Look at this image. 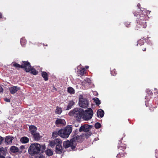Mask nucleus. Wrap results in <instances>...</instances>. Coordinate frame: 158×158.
I'll list each match as a JSON object with an SVG mask.
<instances>
[{"mask_svg": "<svg viewBox=\"0 0 158 158\" xmlns=\"http://www.w3.org/2000/svg\"><path fill=\"white\" fill-rule=\"evenodd\" d=\"M150 11L148 10H146L145 9L140 10L139 15L137 14L135 12L134 13V16H137L138 18L136 20L137 25L136 29L138 30L139 28L142 27L145 28L147 26L146 23L145 22L146 19H147V17L146 15L150 14Z\"/></svg>", "mask_w": 158, "mask_h": 158, "instance_id": "obj_1", "label": "nucleus"}, {"mask_svg": "<svg viewBox=\"0 0 158 158\" xmlns=\"http://www.w3.org/2000/svg\"><path fill=\"white\" fill-rule=\"evenodd\" d=\"M46 149L44 145H41L38 143H35L31 144L28 149L29 153L31 156H34L35 155L43 152Z\"/></svg>", "mask_w": 158, "mask_h": 158, "instance_id": "obj_2", "label": "nucleus"}, {"mask_svg": "<svg viewBox=\"0 0 158 158\" xmlns=\"http://www.w3.org/2000/svg\"><path fill=\"white\" fill-rule=\"evenodd\" d=\"M92 127V125H89L88 124H84L81 126L79 129V131L80 132L83 131L85 133L80 135H77L76 136V139L78 140L80 139L88 138L91 135V133L89 132V131Z\"/></svg>", "mask_w": 158, "mask_h": 158, "instance_id": "obj_3", "label": "nucleus"}, {"mask_svg": "<svg viewBox=\"0 0 158 158\" xmlns=\"http://www.w3.org/2000/svg\"><path fill=\"white\" fill-rule=\"evenodd\" d=\"M72 126H67L65 128L59 130V136L63 138H67L72 132Z\"/></svg>", "mask_w": 158, "mask_h": 158, "instance_id": "obj_4", "label": "nucleus"}, {"mask_svg": "<svg viewBox=\"0 0 158 158\" xmlns=\"http://www.w3.org/2000/svg\"><path fill=\"white\" fill-rule=\"evenodd\" d=\"M83 110L80 108H76L71 110L69 114L70 116H73L77 118H81L82 117Z\"/></svg>", "mask_w": 158, "mask_h": 158, "instance_id": "obj_5", "label": "nucleus"}, {"mask_svg": "<svg viewBox=\"0 0 158 158\" xmlns=\"http://www.w3.org/2000/svg\"><path fill=\"white\" fill-rule=\"evenodd\" d=\"M93 114L92 109L90 108H88L84 112L83 111L82 112V118L85 120H88L92 118Z\"/></svg>", "mask_w": 158, "mask_h": 158, "instance_id": "obj_6", "label": "nucleus"}, {"mask_svg": "<svg viewBox=\"0 0 158 158\" xmlns=\"http://www.w3.org/2000/svg\"><path fill=\"white\" fill-rule=\"evenodd\" d=\"M76 139V138H75L74 137L70 141L68 140L66 141H64L63 143L64 147L65 148H67L70 147L72 150H74L76 145V143L75 141L76 140H77Z\"/></svg>", "mask_w": 158, "mask_h": 158, "instance_id": "obj_7", "label": "nucleus"}, {"mask_svg": "<svg viewBox=\"0 0 158 158\" xmlns=\"http://www.w3.org/2000/svg\"><path fill=\"white\" fill-rule=\"evenodd\" d=\"M89 104V101L86 98H84L82 95H81L79 100V105L82 108H86L88 107Z\"/></svg>", "mask_w": 158, "mask_h": 158, "instance_id": "obj_8", "label": "nucleus"}, {"mask_svg": "<svg viewBox=\"0 0 158 158\" xmlns=\"http://www.w3.org/2000/svg\"><path fill=\"white\" fill-rule=\"evenodd\" d=\"M13 66L16 68H22L24 69L26 72H28L29 69L28 68L27 69V67H29L30 64L28 61H23L21 65H20L19 64L15 62L13 63Z\"/></svg>", "mask_w": 158, "mask_h": 158, "instance_id": "obj_9", "label": "nucleus"}, {"mask_svg": "<svg viewBox=\"0 0 158 158\" xmlns=\"http://www.w3.org/2000/svg\"><path fill=\"white\" fill-rule=\"evenodd\" d=\"M29 129L35 139L36 140H39L40 138V136L39 134L36 132L37 128L35 126L32 125L29 127Z\"/></svg>", "mask_w": 158, "mask_h": 158, "instance_id": "obj_10", "label": "nucleus"}, {"mask_svg": "<svg viewBox=\"0 0 158 158\" xmlns=\"http://www.w3.org/2000/svg\"><path fill=\"white\" fill-rule=\"evenodd\" d=\"M62 141L60 139L58 138L55 139L54 140L51 141L50 142V144L52 147L53 148L57 145L61 144Z\"/></svg>", "mask_w": 158, "mask_h": 158, "instance_id": "obj_11", "label": "nucleus"}, {"mask_svg": "<svg viewBox=\"0 0 158 158\" xmlns=\"http://www.w3.org/2000/svg\"><path fill=\"white\" fill-rule=\"evenodd\" d=\"M56 124L57 127L64 125L66 124V122L64 119L61 118H57L56 121Z\"/></svg>", "mask_w": 158, "mask_h": 158, "instance_id": "obj_12", "label": "nucleus"}, {"mask_svg": "<svg viewBox=\"0 0 158 158\" xmlns=\"http://www.w3.org/2000/svg\"><path fill=\"white\" fill-rule=\"evenodd\" d=\"M20 89V88L18 86H13L9 88L10 93L12 94H15L17 91Z\"/></svg>", "mask_w": 158, "mask_h": 158, "instance_id": "obj_13", "label": "nucleus"}, {"mask_svg": "<svg viewBox=\"0 0 158 158\" xmlns=\"http://www.w3.org/2000/svg\"><path fill=\"white\" fill-rule=\"evenodd\" d=\"M14 137L11 136H8L5 138V143L7 144H11Z\"/></svg>", "mask_w": 158, "mask_h": 158, "instance_id": "obj_14", "label": "nucleus"}, {"mask_svg": "<svg viewBox=\"0 0 158 158\" xmlns=\"http://www.w3.org/2000/svg\"><path fill=\"white\" fill-rule=\"evenodd\" d=\"M62 147L61 144L57 145L56 147V153L60 154L62 153Z\"/></svg>", "mask_w": 158, "mask_h": 158, "instance_id": "obj_15", "label": "nucleus"}, {"mask_svg": "<svg viewBox=\"0 0 158 158\" xmlns=\"http://www.w3.org/2000/svg\"><path fill=\"white\" fill-rule=\"evenodd\" d=\"M27 68L29 69V71L28 72H30V73L33 74L34 75H37L38 72V71H37L35 69L33 68L32 67H31L30 64V66L29 67H27Z\"/></svg>", "mask_w": 158, "mask_h": 158, "instance_id": "obj_16", "label": "nucleus"}, {"mask_svg": "<svg viewBox=\"0 0 158 158\" xmlns=\"http://www.w3.org/2000/svg\"><path fill=\"white\" fill-rule=\"evenodd\" d=\"M97 114L98 117L102 118L104 115V112L102 109H99L97 111Z\"/></svg>", "mask_w": 158, "mask_h": 158, "instance_id": "obj_17", "label": "nucleus"}, {"mask_svg": "<svg viewBox=\"0 0 158 158\" xmlns=\"http://www.w3.org/2000/svg\"><path fill=\"white\" fill-rule=\"evenodd\" d=\"M85 70V69L84 68L81 69L77 71V73L79 76H82L84 75Z\"/></svg>", "mask_w": 158, "mask_h": 158, "instance_id": "obj_18", "label": "nucleus"}, {"mask_svg": "<svg viewBox=\"0 0 158 158\" xmlns=\"http://www.w3.org/2000/svg\"><path fill=\"white\" fill-rule=\"evenodd\" d=\"M75 102L73 101H70L69 102L68 105L67 106L66 110H69L70 109L72 106L74 105Z\"/></svg>", "mask_w": 158, "mask_h": 158, "instance_id": "obj_19", "label": "nucleus"}, {"mask_svg": "<svg viewBox=\"0 0 158 158\" xmlns=\"http://www.w3.org/2000/svg\"><path fill=\"white\" fill-rule=\"evenodd\" d=\"M10 150L11 152L15 153L19 151V149L18 147L16 146H12L10 147Z\"/></svg>", "mask_w": 158, "mask_h": 158, "instance_id": "obj_20", "label": "nucleus"}, {"mask_svg": "<svg viewBox=\"0 0 158 158\" xmlns=\"http://www.w3.org/2000/svg\"><path fill=\"white\" fill-rule=\"evenodd\" d=\"M20 141L22 143H26L28 142L29 139L27 137L24 136L21 138L20 139Z\"/></svg>", "mask_w": 158, "mask_h": 158, "instance_id": "obj_21", "label": "nucleus"}, {"mask_svg": "<svg viewBox=\"0 0 158 158\" xmlns=\"http://www.w3.org/2000/svg\"><path fill=\"white\" fill-rule=\"evenodd\" d=\"M147 92L148 93V96H147L145 97V99L147 100V101H148L151 98V96L152 95V93L151 91L148 90V89Z\"/></svg>", "mask_w": 158, "mask_h": 158, "instance_id": "obj_22", "label": "nucleus"}, {"mask_svg": "<svg viewBox=\"0 0 158 158\" xmlns=\"http://www.w3.org/2000/svg\"><path fill=\"white\" fill-rule=\"evenodd\" d=\"M42 76L45 81L48 80V76L47 73L45 72H43L42 73Z\"/></svg>", "mask_w": 158, "mask_h": 158, "instance_id": "obj_23", "label": "nucleus"}, {"mask_svg": "<svg viewBox=\"0 0 158 158\" xmlns=\"http://www.w3.org/2000/svg\"><path fill=\"white\" fill-rule=\"evenodd\" d=\"M21 44L22 46H24L26 43V41L24 37H23L20 40Z\"/></svg>", "mask_w": 158, "mask_h": 158, "instance_id": "obj_24", "label": "nucleus"}, {"mask_svg": "<svg viewBox=\"0 0 158 158\" xmlns=\"http://www.w3.org/2000/svg\"><path fill=\"white\" fill-rule=\"evenodd\" d=\"M34 158H45L44 156L41 153L37 154L35 155Z\"/></svg>", "mask_w": 158, "mask_h": 158, "instance_id": "obj_25", "label": "nucleus"}, {"mask_svg": "<svg viewBox=\"0 0 158 158\" xmlns=\"http://www.w3.org/2000/svg\"><path fill=\"white\" fill-rule=\"evenodd\" d=\"M46 154L48 156H52L53 154L52 151L50 149H48L46 151Z\"/></svg>", "mask_w": 158, "mask_h": 158, "instance_id": "obj_26", "label": "nucleus"}, {"mask_svg": "<svg viewBox=\"0 0 158 158\" xmlns=\"http://www.w3.org/2000/svg\"><path fill=\"white\" fill-rule=\"evenodd\" d=\"M93 100H94V101L95 102L96 105H99L100 104V101L98 98H93Z\"/></svg>", "mask_w": 158, "mask_h": 158, "instance_id": "obj_27", "label": "nucleus"}, {"mask_svg": "<svg viewBox=\"0 0 158 158\" xmlns=\"http://www.w3.org/2000/svg\"><path fill=\"white\" fill-rule=\"evenodd\" d=\"M62 112V110L61 109V108L57 107V108L56 110V111H55V112H56V113L57 114H61V113Z\"/></svg>", "mask_w": 158, "mask_h": 158, "instance_id": "obj_28", "label": "nucleus"}, {"mask_svg": "<svg viewBox=\"0 0 158 158\" xmlns=\"http://www.w3.org/2000/svg\"><path fill=\"white\" fill-rule=\"evenodd\" d=\"M68 91L71 94H73L74 93V89L71 87H69L68 88Z\"/></svg>", "mask_w": 158, "mask_h": 158, "instance_id": "obj_29", "label": "nucleus"}, {"mask_svg": "<svg viewBox=\"0 0 158 158\" xmlns=\"http://www.w3.org/2000/svg\"><path fill=\"white\" fill-rule=\"evenodd\" d=\"M58 135L59 136V130L58 131H55L53 132L52 136L53 137H56Z\"/></svg>", "mask_w": 158, "mask_h": 158, "instance_id": "obj_30", "label": "nucleus"}, {"mask_svg": "<svg viewBox=\"0 0 158 158\" xmlns=\"http://www.w3.org/2000/svg\"><path fill=\"white\" fill-rule=\"evenodd\" d=\"M101 124L98 122L96 123L94 125V127L96 129L100 128L101 127Z\"/></svg>", "mask_w": 158, "mask_h": 158, "instance_id": "obj_31", "label": "nucleus"}, {"mask_svg": "<svg viewBox=\"0 0 158 158\" xmlns=\"http://www.w3.org/2000/svg\"><path fill=\"white\" fill-rule=\"evenodd\" d=\"M143 39L142 38V40H139L138 41V44L137 45L139 44L140 45H142L144 44V42L143 40Z\"/></svg>", "mask_w": 158, "mask_h": 158, "instance_id": "obj_32", "label": "nucleus"}, {"mask_svg": "<svg viewBox=\"0 0 158 158\" xmlns=\"http://www.w3.org/2000/svg\"><path fill=\"white\" fill-rule=\"evenodd\" d=\"M118 149L121 148V150H124L126 148V146L125 145H123L122 146H118Z\"/></svg>", "mask_w": 158, "mask_h": 158, "instance_id": "obj_33", "label": "nucleus"}, {"mask_svg": "<svg viewBox=\"0 0 158 158\" xmlns=\"http://www.w3.org/2000/svg\"><path fill=\"white\" fill-rule=\"evenodd\" d=\"M115 69H114L113 70H110V73L113 76H115L117 74L115 72Z\"/></svg>", "mask_w": 158, "mask_h": 158, "instance_id": "obj_34", "label": "nucleus"}, {"mask_svg": "<svg viewBox=\"0 0 158 158\" xmlns=\"http://www.w3.org/2000/svg\"><path fill=\"white\" fill-rule=\"evenodd\" d=\"M147 43L148 44H149L150 45L152 46L153 45V44L152 41L150 40H147Z\"/></svg>", "mask_w": 158, "mask_h": 158, "instance_id": "obj_35", "label": "nucleus"}, {"mask_svg": "<svg viewBox=\"0 0 158 158\" xmlns=\"http://www.w3.org/2000/svg\"><path fill=\"white\" fill-rule=\"evenodd\" d=\"M85 81L88 83H90V80L88 78H87L85 79Z\"/></svg>", "mask_w": 158, "mask_h": 158, "instance_id": "obj_36", "label": "nucleus"}, {"mask_svg": "<svg viewBox=\"0 0 158 158\" xmlns=\"http://www.w3.org/2000/svg\"><path fill=\"white\" fill-rule=\"evenodd\" d=\"M4 140V138L3 137H2L1 136H0V145L1 144L2 142Z\"/></svg>", "mask_w": 158, "mask_h": 158, "instance_id": "obj_37", "label": "nucleus"}, {"mask_svg": "<svg viewBox=\"0 0 158 158\" xmlns=\"http://www.w3.org/2000/svg\"><path fill=\"white\" fill-rule=\"evenodd\" d=\"M4 100L5 101L7 102H10V99L9 98H5Z\"/></svg>", "mask_w": 158, "mask_h": 158, "instance_id": "obj_38", "label": "nucleus"}, {"mask_svg": "<svg viewBox=\"0 0 158 158\" xmlns=\"http://www.w3.org/2000/svg\"><path fill=\"white\" fill-rule=\"evenodd\" d=\"M130 24V23L129 22H127L125 23V25L127 27H128V25Z\"/></svg>", "mask_w": 158, "mask_h": 158, "instance_id": "obj_39", "label": "nucleus"}, {"mask_svg": "<svg viewBox=\"0 0 158 158\" xmlns=\"http://www.w3.org/2000/svg\"><path fill=\"white\" fill-rule=\"evenodd\" d=\"M1 154H2L5 156L6 155V152L4 150L2 152H1Z\"/></svg>", "mask_w": 158, "mask_h": 158, "instance_id": "obj_40", "label": "nucleus"}, {"mask_svg": "<svg viewBox=\"0 0 158 158\" xmlns=\"http://www.w3.org/2000/svg\"><path fill=\"white\" fill-rule=\"evenodd\" d=\"M4 150V148L2 147L0 148V152H2Z\"/></svg>", "mask_w": 158, "mask_h": 158, "instance_id": "obj_41", "label": "nucleus"}, {"mask_svg": "<svg viewBox=\"0 0 158 158\" xmlns=\"http://www.w3.org/2000/svg\"><path fill=\"white\" fill-rule=\"evenodd\" d=\"M0 158H5L4 156H3L1 154V153H0Z\"/></svg>", "mask_w": 158, "mask_h": 158, "instance_id": "obj_42", "label": "nucleus"}, {"mask_svg": "<svg viewBox=\"0 0 158 158\" xmlns=\"http://www.w3.org/2000/svg\"><path fill=\"white\" fill-rule=\"evenodd\" d=\"M20 148L21 149H25V146L23 145H22L20 146Z\"/></svg>", "mask_w": 158, "mask_h": 158, "instance_id": "obj_43", "label": "nucleus"}, {"mask_svg": "<svg viewBox=\"0 0 158 158\" xmlns=\"http://www.w3.org/2000/svg\"><path fill=\"white\" fill-rule=\"evenodd\" d=\"M2 88L1 86H0V93L2 92Z\"/></svg>", "mask_w": 158, "mask_h": 158, "instance_id": "obj_44", "label": "nucleus"}, {"mask_svg": "<svg viewBox=\"0 0 158 158\" xmlns=\"http://www.w3.org/2000/svg\"><path fill=\"white\" fill-rule=\"evenodd\" d=\"M99 140V139H98V138H95L94 139V141H97V140Z\"/></svg>", "mask_w": 158, "mask_h": 158, "instance_id": "obj_45", "label": "nucleus"}, {"mask_svg": "<svg viewBox=\"0 0 158 158\" xmlns=\"http://www.w3.org/2000/svg\"><path fill=\"white\" fill-rule=\"evenodd\" d=\"M140 6V4L139 3L138 4L137 6L139 8V6Z\"/></svg>", "mask_w": 158, "mask_h": 158, "instance_id": "obj_46", "label": "nucleus"}, {"mask_svg": "<svg viewBox=\"0 0 158 158\" xmlns=\"http://www.w3.org/2000/svg\"><path fill=\"white\" fill-rule=\"evenodd\" d=\"M85 67L86 69H88V68H89V66H85Z\"/></svg>", "mask_w": 158, "mask_h": 158, "instance_id": "obj_47", "label": "nucleus"}, {"mask_svg": "<svg viewBox=\"0 0 158 158\" xmlns=\"http://www.w3.org/2000/svg\"><path fill=\"white\" fill-rule=\"evenodd\" d=\"M156 103H157V104H158V100H156Z\"/></svg>", "mask_w": 158, "mask_h": 158, "instance_id": "obj_48", "label": "nucleus"}, {"mask_svg": "<svg viewBox=\"0 0 158 158\" xmlns=\"http://www.w3.org/2000/svg\"><path fill=\"white\" fill-rule=\"evenodd\" d=\"M119 155H120L119 153V154H118L117 155V156H116V157H119Z\"/></svg>", "mask_w": 158, "mask_h": 158, "instance_id": "obj_49", "label": "nucleus"}, {"mask_svg": "<svg viewBox=\"0 0 158 158\" xmlns=\"http://www.w3.org/2000/svg\"><path fill=\"white\" fill-rule=\"evenodd\" d=\"M2 14L0 13V19L2 18Z\"/></svg>", "mask_w": 158, "mask_h": 158, "instance_id": "obj_50", "label": "nucleus"}, {"mask_svg": "<svg viewBox=\"0 0 158 158\" xmlns=\"http://www.w3.org/2000/svg\"><path fill=\"white\" fill-rule=\"evenodd\" d=\"M146 102H147V101H145V102H146L145 105H146V106L147 107V106H148V105H147V104L146 103Z\"/></svg>", "mask_w": 158, "mask_h": 158, "instance_id": "obj_51", "label": "nucleus"}, {"mask_svg": "<svg viewBox=\"0 0 158 158\" xmlns=\"http://www.w3.org/2000/svg\"><path fill=\"white\" fill-rule=\"evenodd\" d=\"M146 50V48H145L144 49H143V50L144 51H145Z\"/></svg>", "mask_w": 158, "mask_h": 158, "instance_id": "obj_52", "label": "nucleus"}, {"mask_svg": "<svg viewBox=\"0 0 158 158\" xmlns=\"http://www.w3.org/2000/svg\"><path fill=\"white\" fill-rule=\"evenodd\" d=\"M157 90V89H156V88H154V90Z\"/></svg>", "mask_w": 158, "mask_h": 158, "instance_id": "obj_53", "label": "nucleus"}, {"mask_svg": "<svg viewBox=\"0 0 158 158\" xmlns=\"http://www.w3.org/2000/svg\"><path fill=\"white\" fill-rule=\"evenodd\" d=\"M75 131H76V132H78V130H76Z\"/></svg>", "mask_w": 158, "mask_h": 158, "instance_id": "obj_54", "label": "nucleus"}, {"mask_svg": "<svg viewBox=\"0 0 158 158\" xmlns=\"http://www.w3.org/2000/svg\"><path fill=\"white\" fill-rule=\"evenodd\" d=\"M45 46H48V45L47 44H46V45H45Z\"/></svg>", "mask_w": 158, "mask_h": 158, "instance_id": "obj_55", "label": "nucleus"}]
</instances>
